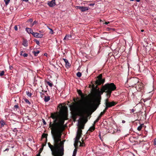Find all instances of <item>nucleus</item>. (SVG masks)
<instances>
[{"label": "nucleus", "mask_w": 156, "mask_h": 156, "mask_svg": "<svg viewBox=\"0 0 156 156\" xmlns=\"http://www.w3.org/2000/svg\"><path fill=\"white\" fill-rule=\"evenodd\" d=\"M51 117L54 120V123L50 122V127L54 140V145L48 143V147L52 152L53 156H63L64 154V141H62V132L64 129V121L67 119V114L62 112L60 115L52 114Z\"/></svg>", "instance_id": "nucleus-1"}, {"label": "nucleus", "mask_w": 156, "mask_h": 156, "mask_svg": "<svg viewBox=\"0 0 156 156\" xmlns=\"http://www.w3.org/2000/svg\"><path fill=\"white\" fill-rule=\"evenodd\" d=\"M116 89V87L114 84L111 83L106 84L103 86L101 89V91H100L99 90H98L97 94L99 96H100L101 94H102L103 92L106 93V95L108 97V98L105 100V103L106 106L105 108V110H107L108 108L111 107L117 104L116 102H109L108 100V98H110L112 91Z\"/></svg>", "instance_id": "nucleus-2"}, {"label": "nucleus", "mask_w": 156, "mask_h": 156, "mask_svg": "<svg viewBox=\"0 0 156 156\" xmlns=\"http://www.w3.org/2000/svg\"><path fill=\"white\" fill-rule=\"evenodd\" d=\"M93 104L91 102H87L83 109V112L84 114H86L92 108Z\"/></svg>", "instance_id": "nucleus-3"}, {"label": "nucleus", "mask_w": 156, "mask_h": 156, "mask_svg": "<svg viewBox=\"0 0 156 156\" xmlns=\"http://www.w3.org/2000/svg\"><path fill=\"white\" fill-rule=\"evenodd\" d=\"M71 110L74 113L73 118L74 120L76 119V116L77 115V112L78 110V107L77 105L74 104L70 106Z\"/></svg>", "instance_id": "nucleus-4"}, {"label": "nucleus", "mask_w": 156, "mask_h": 156, "mask_svg": "<svg viewBox=\"0 0 156 156\" xmlns=\"http://www.w3.org/2000/svg\"><path fill=\"white\" fill-rule=\"evenodd\" d=\"M102 74H100L98 77V79H97L96 81V84L99 85L101 84H103L105 82V79H102Z\"/></svg>", "instance_id": "nucleus-5"}, {"label": "nucleus", "mask_w": 156, "mask_h": 156, "mask_svg": "<svg viewBox=\"0 0 156 156\" xmlns=\"http://www.w3.org/2000/svg\"><path fill=\"white\" fill-rule=\"evenodd\" d=\"M76 8L80 10L81 12H84L88 10L89 9V7L87 6L83 7V6H76Z\"/></svg>", "instance_id": "nucleus-6"}, {"label": "nucleus", "mask_w": 156, "mask_h": 156, "mask_svg": "<svg viewBox=\"0 0 156 156\" xmlns=\"http://www.w3.org/2000/svg\"><path fill=\"white\" fill-rule=\"evenodd\" d=\"M47 4L51 7H54L56 4L55 1L53 0H52L51 1H48L47 2Z\"/></svg>", "instance_id": "nucleus-7"}, {"label": "nucleus", "mask_w": 156, "mask_h": 156, "mask_svg": "<svg viewBox=\"0 0 156 156\" xmlns=\"http://www.w3.org/2000/svg\"><path fill=\"white\" fill-rule=\"evenodd\" d=\"M32 35L35 37L40 38H42L43 36V34H39L38 33L34 32Z\"/></svg>", "instance_id": "nucleus-8"}, {"label": "nucleus", "mask_w": 156, "mask_h": 156, "mask_svg": "<svg viewBox=\"0 0 156 156\" xmlns=\"http://www.w3.org/2000/svg\"><path fill=\"white\" fill-rule=\"evenodd\" d=\"M136 89H138V90H141L143 87V84L139 82L138 83V84H137L136 86Z\"/></svg>", "instance_id": "nucleus-9"}, {"label": "nucleus", "mask_w": 156, "mask_h": 156, "mask_svg": "<svg viewBox=\"0 0 156 156\" xmlns=\"http://www.w3.org/2000/svg\"><path fill=\"white\" fill-rule=\"evenodd\" d=\"M131 81H132L133 83V85H136V83L138 84V83H139L138 82L139 80L138 79L136 78H133L131 79Z\"/></svg>", "instance_id": "nucleus-10"}, {"label": "nucleus", "mask_w": 156, "mask_h": 156, "mask_svg": "<svg viewBox=\"0 0 156 156\" xmlns=\"http://www.w3.org/2000/svg\"><path fill=\"white\" fill-rule=\"evenodd\" d=\"M26 30L28 34H32L34 33L32 29L30 28H26Z\"/></svg>", "instance_id": "nucleus-11"}, {"label": "nucleus", "mask_w": 156, "mask_h": 156, "mask_svg": "<svg viewBox=\"0 0 156 156\" xmlns=\"http://www.w3.org/2000/svg\"><path fill=\"white\" fill-rule=\"evenodd\" d=\"M77 92L78 94L81 96V98L83 99V100L85 101V99L84 98L83 95V94L81 90H77Z\"/></svg>", "instance_id": "nucleus-12"}, {"label": "nucleus", "mask_w": 156, "mask_h": 156, "mask_svg": "<svg viewBox=\"0 0 156 156\" xmlns=\"http://www.w3.org/2000/svg\"><path fill=\"white\" fill-rule=\"evenodd\" d=\"M50 97L49 96H45L44 98V101L45 102L48 101L50 100Z\"/></svg>", "instance_id": "nucleus-13"}, {"label": "nucleus", "mask_w": 156, "mask_h": 156, "mask_svg": "<svg viewBox=\"0 0 156 156\" xmlns=\"http://www.w3.org/2000/svg\"><path fill=\"white\" fill-rule=\"evenodd\" d=\"M22 44L25 47H27L28 46V43L27 40H23Z\"/></svg>", "instance_id": "nucleus-14"}, {"label": "nucleus", "mask_w": 156, "mask_h": 156, "mask_svg": "<svg viewBox=\"0 0 156 156\" xmlns=\"http://www.w3.org/2000/svg\"><path fill=\"white\" fill-rule=\"evenodd\" d=\"M84 125L82 122H81L79 124V126L78 128H80L81 129H83L84 128Z\"/></svg>", "instance_id": "nucleus-15"}, {"label": "nucleus", "mask_w": 156, "mask_h": 156, "mask_svg": "<svg viewBox=\"0 0 156 156\" xmlns=\"http://www.w3.org/2000/svg\"><path fill=\"white\" fill-rule=\"evenodd\" d=\"M94 125L95 124H94L90 128L88 131L90 132L93 131L95 129Z\"/></svg>", "instance_id": "nucleus-16"}, {"label": "nucleus", "mask_w": 156, "mask_h": 156, "mask_svg": "<svg viewBox=\"0 0 156 156\" xmlns=\"http://www.w3.org/2000/svg\"><path fill=\"white\" fill-rule=\"evenodd\" d=\"M71 38V36L70 35H66L65 37L64 38V40H68L69 38Z\"/></svg>", "instance_id": "nucleus-17"}, {"label": "nucleus", "mask_w": 156, "mask_h": 156, "mask_svg": "<svg viewBox=\"0 0 156 156\" xmlns=\"http://www.w3.org/2000/svg\"><path fill=\"white\" fill-rule=\"evenodd\" d=\"M63 60H64L65 62L66 63V67L67 66H69V62L68 60H67L66 59H63Z\"/></svg>", "instance_id": "nucleus-18"}, {"label": "nucleus", "mask_w": 156, "mask_h": 156, "mask_svg": "<svg viewBox=\"0 0 156 156\" xmlns=\"http://www.w3.org/2000/svg\"><path fill=\"white\" fill-rule=\"evenodd\" d=\"M81 134L77 133L76 136V137L75 139L79 140L81 137Z\"/></svg>", "instance_id": "nucleus-19"}, {"label": "nucleus", "mask_w": 156, "mask_h": 156, "mask_svg": "<svg viewBox=\"0 0 156 156\" xmlns=\"http://www.w3.org/2000/svg\"><path fill=\"white\" fill-rule=\"evenodd\" d=\"M144 126V124H141L138 127V128H137V130L139 131L141 130L142 129V128Z\"/></svg>", "instance_id": "nucleus-20"}, {"label": "nucleus", "mask_w": 156, "mask_h": 156, "mask_svg": "<svg viewBox=\"0 0 156 156\" xmlns=\"http://www.w3.org/2000/svg\"><path fill=\"white\" fill-rule=\"evenodd\" d=\"M39 52L40 51L38 50H37L36 51H35L33 52V53L34 54L35 56H37Z\"/></svg>", "instance_id": "nucleus-21"}, {"label": "nucleus", "mask_w": 156, "mask_h": 156, "mask_svg": "<svg viewBox=\"0 0 156 156\" xmlns=\"http://www.w3.org/2000/svg\"><path fill=\"white\" fill-rule=\"evenodd\" d=\"M79 142L80 141H79L78 140H76L75 139V143L74 144V146L75 147L78 145V144Z\"/></svg>", "instance_id": "nucleus-22"}, {"label": "nucleus", "mask_w": 156, "mask_h": 156, "mask_svg": "<svg viewBox=\"0 0 156 156\" xmlns=\"http://www.w3.org/2000/svg\"><path fill=\"white\" fill-rule=\"evenodd\" d=\"M82 132L81 129L78 128L77 131V133L82 134Z\"/></svg>", "instance_id": "nucleus-23"}, {"label": "nucleus", "mask_w": 156, "mask_h": 156, "mask_svg": "<svg viewBox=\"0 0 156 156\" xmlns=\"http://www.w3.org/2000/svg\"><path fill=\"white\" fill-rule=\"evenodd\" d=\"M10 0H4V1L5 2L6 5H7L8 4L10 1Z\"/></svg>", "instance_id": "nucleus-24"}, {"label": "nucleus", "mask_w": 156, "mask_h": 156, "mask_svg": "<svg viewBox=\"0 0 156 156\" xmlns=\"http://www.w3.org/2000/svg\"><path fill=\"white\" fill-rule=\"evenodd\" d=\"M0 123L1 124L2 126H4L5 124V123L3 120H1L0 121Z\"/></svg>", "instance_id": "nucleus-25"}, {"label": "nucleus", "mask_w": 156, "mask_h": 156, "mask_svg": "<svg viewBox=\"0 0 156 156\" xmlns=\"http://www.w3.org/2000/svg\"><path fill=\"white\" fill-rule=\"evenodd\" d=\"M26 94L27 96L29 97H30L32 95V94L28 91H26Z\"/></svg>", "instance_id": "nucleus-26"}, {"label": "nucleus", "mask_w": 156, "mask_h": 156, "mask_svg": "<svg viewBox=\"0 0 156 156\" xmlns=\"http://www.w3.org/2000/svg\"><path fill=\"white\" fill-rule=\"evenodd\" d=\"M5 72L4 71H0V76H2L4 75Z\"/></svg>", "instance_id": "nucleus-27"}, {"label": "nucleus", "mask_w": 156, "mask_h": 156, "mask_svg": "<svg viewBox=\"0 0 156 156\" xmlns=\"http://www.w3.org/2000/svg\"><path fill=\"white\" fill-rule=\"evenodd\" d=\"M48 28L50 30V33L51 34H53L54 33V32L53 31V30L52 29H51V28H50L49 27H48Z\"/></svg>", "instance_id": "nucleus-28"}, {"label": "nucleus", "mask_w": 156, "mask_h": 156, "mask_svg": "<svg viewBox=\"0 0 156 156\" xmlns=\"http://www.w3.org/2000/svg\"><path fill=\"white\" fill-rule=\"evenodd\" d=\"M77 76L78 77H80L81 76V73L80 72H78L77 73Z\"/></svg>", "instance_id": "nucleus-29"}, {"label": "nucleus", "mask_w": 156, "mask_h": 156, "mask_svg": "<svg viewBox=\"0 0 156 156\" xmlns=\"http://www.w3.org/2000/svg\"><path fill=\"white\" fill-rule=\"evenodd\" d=\"M106 110H105V109L104 110V111L103 112H101V113L100 115H101V116H102L105 113Z\"/></svg>", "instance_id": "nucleus-30"}, {"label": "nucleus", "mask_w": 156, "mask_h": 156, "mask_svg": "<svg viewBox=\"0 0 156 156\" xmlns=\"http://www.w3.org/2000/svg\"><path fill=\"white\" fill-rule=\"evenodd\" d=\"M47 84L50 87H52V84L49 81L47 82Z\"/></svg>", "instance_id": "nucleus-31"}, {"label": "nucleus", "mask_w": 156, "mask_h": 156, "mask_svg": "<svg viewBox=\"0 0 156 156\" xmlns=\"http://www.w3.org/2000/svg\"><path fill=\"white\" fill-rule=\"evenodd\" d=\"M80 144V146H84L85 145L84 144V143L82 142V143L80 141L79 142Z\"/></svg>", "instance_id": "nucleus-32"}, {"label": "nucleus", "mask_w": 156, "mask_h": 156, "mask_svg": "<svg viewBox=\"0 0 156 156\" xmlns=\"http://www.w3.org/2000/svg\"><path fill=\"white\" fill-rule=\"evenodd\" d=\"M23 55L24 57H27L28 56V54L27 53H24L22 55Z\"/></svg>", "instance_id": "nucleus-33"}, {"label": "nucleus", "mask_w": 156, "mask_h": 156, "mask_svg": "<svg viewBox=\"0 0 156 156\" xmlns=\"http://www.w3.org/2000/svg\"><path fill=\"white\" fill-rule=\"evenodd\" d=\"M47 135L46 134H45V133H44L42 135V136L43 137H44V138H46L47 137Z\"/></svg>", "instance_id": "nucleus-34"}, {"label": "nucleus", "mask_w": 156, "mask_h": 156, "mask_svg": "<svg viewBox=\"0 0 156 156\" xmlns=\"http://www.w3.org/2000/svg\"><path fill=\"white\" fill-rule=\"evenodd\" d=\"M99 119H98L97 118L96 120L94 122V124H95L97 122Z\"/></svg>", "instance_id": "nucleus-35"}, {"label": "nucleus", "mask_w": 156, "mask_h": 156, "mask_svg": "<svg viewBox=\"0 0 156 156\" xmlns=\"http://www.w3.org/2000/svg\"><path fill=\"white\" fill-rule=\"evenodd\" d=\"M14 29L15 30H18V28L17 26H15L14 27Z\"/></svg>", "instance_id": "nucleus-36"}, {"label": "nucleus", "mask_w": 156, "mask_h": 156, "mask_svg": "<svg viewBox=\"0 0 156 156\" xmlns=\"http://www.w3.org/2000/svg\"><path fill=\"white\" fill-rule=\"evenodd\" d=\"M25 102H26V103H29V104H30V102L29 101V100L27 99H26L25 100Z\"/></svg>", "instance_id": "nucleus-37"}, {"label": "nucleus", "mask_w": 156, "mask_h": 156, "mask_svg": "<svg viewBox=\"0 0 156 156\" xmlns=\"http://www.w3.org/2000/svg\"><path fill=\"white\" fill-rule=\"evenodd\" d=\"M154 145H156V139H154Z\"/></svg>", "instance_id": "nucleus-38"}, {"label": "nucleus", "mask_w": 156, "mask_h": 156, "mask_svg": "<svg viewBox=\"0 0 156 156\" xmlns=\"http://www.w3.org/2000/svg\"><path fill=\"white\" fill-rule=\"evenodd\" d=\"M35 41H36V43L37 44L39 45V44H40L39 41L37 40Z\"/></svg>", "instance_id": "nucleus-39"}, {"label": "nucleus", "mask_w": 156, "mask_h": 156, "mask_svg": "<svg viewBox=\"0 0 156 156\" xmlns=\"http://www.w3.org/2000/svg\"><path fill=\"white\" fill-rule=\"evenodd\" d=\"M76 149H75L73 153H74V154H76Z\"/></svg>", "instance_id": "nucleus-40"}, {"label": "nucleus", "mask_w": 156, "mask_h": 156, "mask_svg": "<svg viewBox=\"0 0 156 156\" xmlns=\"http://www.w3.org/2000/svg\"><path fill=\"white\" fill-rule=\"evenodd\" d=\"M14 108H18V106L17 105H15L14 106Z\"/></svg>", "instance_id": "nucleus-41"}, {"label": "nucleus", "mask_w": 156, "mask_h": 156, "mask_svg": "<svg viewBox=\"0 0 156 156\" xmlns=\"http://www.w3.org/2000/svg\"><path fill=\"white\" fill-rule=\"evenodd\" d=\"M43 120V123L44 124L46 125V122H45V120L44 119H42Z\"/></svg>", "instance_id": "nucleus-42"}, {"label": "nucleus", "mask_w": 156, "mask_h": 156, "mask_svg": "<svg viewBox=\"0 0 156 156\" xmlns=\"http://www.w3.org/2000/svg\"><path fill=\"white\" fill-rule=\"evenodd\" d=\"M28 21L29 22H32L33 20H32V19H30Z\"/></svg>", "instance_id": "nucleus-43"}, {"label": "nucleus", "mask_w": 156, "mask_h": 156, "mask_svg": "<svg viewBox=\"0 0 156 156\" xmlns=\"http://www.w3.org/2000/svg\"><path fill=\"white\" fill-rule=\"evenodd\" d=\"M37 22L36 21H35L32 24V26H33Z\"/></svg>", "instance_id": "nucleus-44"}, {"label": "nucleus", "mask_w": 156, "mask_h": 156, "mask_svg": "<svg viewBox=\"0 0 156 156\" xmlns=\"http://www.w3.org/2000/svg\"><path fill=\"white\" fill-rule=\"evenodd\" d=\"M24 51H21L20 52V55H23V54L24 53Z\"/></svg>", "instance_id": "nucleus-45"}, {"label": "nucleus", "mask_w": 156, "mask_h": 156, "mask_svg": "<svg viewBox=\"0 0 156 156\" xmlns=\"http://www.w3.org/2000/svg\"><path fill=\"white\" fill-rule=\"evenodd\" d=\"M62 108L63 110H65L66 109V108L65 107H62Z\"/></svg>", "instance_id": "nucleus-46"}, {"label": "nucleus", "mask_w": 156, "mask_h": 156, "mask_svg": "<svg viewBox=\"0 0 156 156\" xmlns=\"http://www.w3.org/2000/svg\"><path fill=\"white\" fill-rule=\"evenodd\" d=\"M131 112H134L135 111V110L134 109H132L131 110Z\"/></svg>", "instance_id": "nucleus-47"}, {"label": "nucleus", "mask_w": 156, "mask_h": 156, "mask_svg": "<svg viewBox=\"0 0 156 156\" xmlns=\"http://www.w3.org/2000/svg\"><path fill=\"white\" fill-rule=\"evenodd\" d=\"M101 115H99L97 118L98 119L100 120V119L101 118Z\"/></svg>", "instance_id": "nucleus-48"}, {"label": "nucleus", "mask_w": 156, "mask_h": 156, "mask_svg": "<svg viewBox=\"0 0 156 156\" xmlns=\"http://www.w3.org/2000/svg\"><path fill=\"white\" fill-rule=\"evenodd\" d=\"M21 0L22 1H23L25 2H27L29 1V0Z\"/></svg>", "instance_id": "nucleus-49"}, {"label": "nucleus", "mask_w": 156, "mask_h": 156, "mask_svg": "<svg viewBox=\"0 0 156 156\" xmlns=\"http://www.w3.org/2000/svg\"><path fill=\"white\" fill-rule=\"evenodd\" d=\"M109 23V22H105V24H106V25H107V24H108V23Z\"/></svg>", "instance_id": "nucleus-50"}, {"label": "nucleus", "mask_w": 156, "mask_h": 156, "mask_svg": "<svg viewBox=\"0 0 156 156\" xmlns=\"http://www.w3.org/2000/svg\"><path fill=\"white\" fill-rule=\"evenodd\" d=\"M122 122L123 123H124L125 122V121H124V120H122Z\"/></svg>", "instance_id": "nucleus-51"}, {"label": "nucleus", "mask_w": 156, "mask_h": 156, "mask_svg": "<svg viewBox=\"0 0 156 156\" xmlns=\"http://www.w3.org/2000/svg\"><path fill=\"white\" fill-rule=\"evenodd\" d=\"M37 156H40V153H39L37 155Z\"/></svg>", "instance_id": "nucleus-52"}, {"label": "nucleus", "mask_w": 156, "mask_h": 156, "mask_svg": "<svg viewBox=\"0 0 156 156\" xmlns=\"http://www.w3.org/2000/svg\"><path fill=\"white\" fill-rule=\"evenodd\" d=\"M12 68V66H9V68L10 69H11Z\"/></svg>", "instance_id": "nucleus-53"}, {"label": "nucleus", "mask_w": 156, "mask_h": 156, "mask_svg": "<svg viewBox=\"0 0 156 156\" xmlns=\"http://www.w3.org/2000/svg\"><path fill=\"white\" fill-rule=\"evenodd\" d=\"M9 149H6L5 150V151H8L9 150Z\"/></svg>", "instance_id": "nucleus-54"}, {"label": "nucleus", "mask_w": 156, "mask_h": 156, "mask_svg": "<svg viewBox=\"0 0 156 156\" xmlns=\"http://www.w3.org/2000/svg\"><path fill=\"white\" fill-rule=\"evenodd\" d=\"M44 55L45 56H47V53H44Z\"/></svg>", "instance_id": "nucleus-55"}, {"label": "nucleus", "mask_w": 156, "mask_h": 156, "mask_svg": "<svg viewBox=\"0 0 156 156\" xmlns=\"http://www.w3.org/2000/svg\"><path fill=\"white\" fill-rule=\"evenodd\" d=\"M96 100H98V98H97L96 99Z\"/></svg>", "instance_id": "nucleus-56"}, {"label": "nucleus", "mask_w": 156, "mask_h": 156, "mask_svg": "<svg viewBox=\"0 0 156 156\" xmlns=\"http://www.w3.org/2000/svg\"><path fill=\"white\" fill-rule=\"evenodd\" d=\"M144 31V30H141V31L142 32H143Z\"/></svg>", "instance_id": "nucleus-57"}, {"label": "nucleus", "mask_w": 156, "mask_h": 156, "mask_svg": "<svg viewBox=\"0 0 156 156\" xmlns=\"http://www.w3.org/2000/svg\"><path fill=\"white\" fill-rule=\"evenodd\" d=\"M76 154H74V153H73V156H75Z\"/></svg>", "instance_id": "nucleus-58"}, {"label": "nucleus", "mask_w": 156, "mask_h": 156, "mask_svg": "<svg viewBox=\"0 0 156 156\" xmlns=\"http://www.w3.org/2000/svg\"><path fill=\"white\" fill-rule=\"evenodd\" d=\"M130 1H133L134 0H130Z\"/></svg>", "instance_id": "nucleus-59"}]
</instances>
